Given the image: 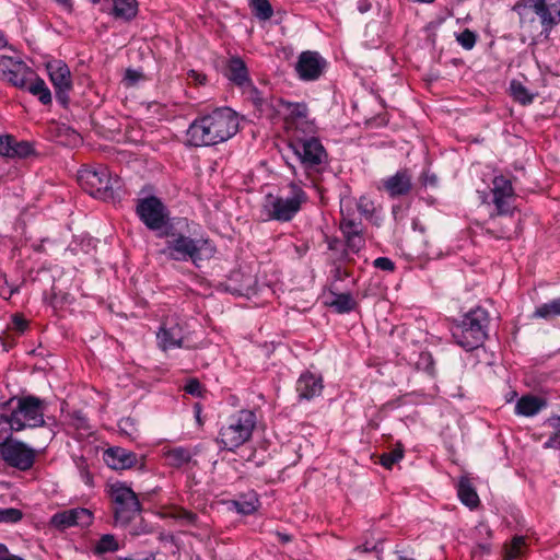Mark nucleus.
<instances>
[{
  "label": "nucleus",
  "mask_w": 560,
  "mask_h": 560,
  "mask_svg": "<svg viewBox=\"0 0 560 560\" xmlns=\"http://www.w3.org/2000/svg\"><path fill=\"white\" fill-rule=\"evenodd\" d=\"M238 124V116L232 108H215L190 124L187 130V141L192 147L224 142L237 132Z\"/></svg>",
  "instance_id": "f257e3e1"
},
{
  "label": "nucleus",
  "mask_w": 560,
  "mask_h": 560,
  "mask_svg": "<svg viewBox=\"0 0 560 560\" xmlns=\"http://www.w3.org/2000/svg\"><path fill=\"white\" fill-rule=\"evenodd\" d=\"M491 194L495 211L487 221L486 233L498 240H510L516 229L513 218L516 209L513 205L515 194L511 180L503 175L494 176Z\"/></svg>",
  "instance_id": "f03ea898"
},
{
  "label": "nucleus",
  "mask_w": 560,
  "mask_h": 560,
  "mask_svg": "<svg viewBox=\"0 0 560 560\" xmlns=\"http://www.w3.org/2000/svg\"><path fill=\"white\" fill-rule=\"evenodd\" d=\"M158 236L166 237L161 254L175 261H191L196 267H199V261L212 258L217 252L208 237L185 235L176 232L173 225L160 232Z\"/></svg>",
  "instance_id": "7ed1b4c3"
},
{
  "label": "nucleus",
  "mask_w": 560,
  "mask_h": 560,
  "mask_svg": "<svg viewBox=\"0 0 560 560\" xmlns=\"http://www.w3.org/2000/svg\"><path fill=\"white\" fill-rule=\"evenodd\" d=\"M256 424L257 416L254 411L238 410L222 422L215 442L221 450L235 452L252 439Z\"/></svg>",
  "instance_id": "20e7f679"
},
{
  "label": "nucleus",
  "mask_w": 560,
  "mask_h": 560,
  "mask_svg": "<svg viewBox=\"0 0 560 560\" xmlns=\"http://www.w3.org/2000/svg\"><path fill=\"white\" fill-rule=\"evenodd\" d=\"M513 10L518 14L522 26L526 22L534 24V15H536L540 24V33L546 36L560 24V0H520Z\"/></svg>",
  "instance_id": "39448f33"
},
{
  "label": "nucleus",
  "mask_w": 560,
  "mask_h": 560,
  "mask_svg": "<svg viewBox=\"0 0 560 560\" xmlns=\"http://www.w3.org/2000/svg\"><path fill=\"white\" fill-rule=\"evenodd\" d=\"M288 148L296 156L307 176L319 174L327 165V152L320 140L316 137L292 135L289 139Z\"/></svg>",
  "instance_id": "423d86ee"
},
{
  "label": "nucleus",
  "mask_w": 560,
  "mask_h": 560,
  "mask_svg": "<svg viewBox=\"0 0 560 560\" xmlns=\"http://www.w3.org/2000/svg\"><path fill=\"white\" fill-rule=\"evenodd\" d=\"M306 201L307 195L303 188L298 183L291 182L285 195H267L264 210L268 220L289 222L299 213L302 205Z\"/></svg>",
  "instance_id": "0eeeda50"
},
{
  "label": "nucleus",
  "mask_w": 560,
  "mask_h": 560,
  "mask_svg": "<svg viewBox=\"0 0 560 560\" xmlns=\"http://www.w3.org/2000/svg\"><path fill=\"white\" fill-rule=\"evenodd\" d=\"M79 185L89 195L102 200L115 198L119 188V177L113 176L106 165L84 166L78 172Z\"/></svg>",
  "instance_id": "6e6552de"
},
{
  "label": "nucleus",
  "mask_w": 560,
  "mask_h": 560,
  "mask_svg": "<svg viewBox=\"0 0 560 560\" xmlns=\"http://www.w3.org/2000/svg\"><path fill=\"white\" fill-rule=\"evenodd\" d=\"M113 512L116 525L126 526L139 516L142 505L137 493L128 486L116 482L109 487Z\"/></svg>",
  "instance_id": "1a4fd4ad"
},
{
  "label": "nucleus",
  "mask_w": 560,
  "mask_h": 560,
  "mask_svg": "<svg viewBox=\"0 0 560 560\" xmlns=\"http://www.w3.org/2000/svg\"><path fill=\"white\" fill-rule=\"evenodd\" d=\"M13 424L14 431L19 432L26 428H42L46 424L44 413L46 410L45 400L34 395L13 397Z\"/></svg>",
  "instance_id": "9d476101"
},
{
  "label": "nucleus",
  "mask_w": 560,
  "mask_h": 560,
  "mask_svg": "<svg viewBox=\"0 0 560 560\" xmlns=\"http://www.w3.org/2000/svg\"><path fill=\"white\" fill-rule=\"evenodd\" d=\"M450 330L454 341L470 351L480 347L487 338L485 324L478 317H460L451 323Z\"/></svg>",
  "instance_id": "9b49d317"
},
{
  "label": "nucleus",
  "mask_w": 560,
  "mask_h": 560,
  "mask_svg": "<svg viewBox=\"0 0 560 560\" xmlns=\"http://www.w3.org/2000/svg\"><path fill=\"white\" fill-rule=\"evenodd\" d=\"M37 452L26 443L14 440L10 435L0 443V457L12 468L27 471L33 468Z\"/></svg>",
  "instance_id": "f8f14e48"
},
{
  "label": "nucleus",
  "mask_w": 560,
  "mask_h": 560,
  "mask_svg": "<svg viewBox=\"0 0 560 560\" xmlns=\"http://www.w3.org/2000/svg\"><path fill=\"white\" fill-rule=\"evenodd\" d=\"M136 214L149 230L155 231L158 234L170 226L167 225L170 211L156 196L138 199Z\"/></svg>",
  "instance_id": "ddd939ff"
},
{
  "label": "nucleus",
  "mask_w": 560,
  "mask_h": 560,
  "mask_svg": "<svg viewBox=\"0 0 560 560\" xmlns=\"http://www.w3.org/2000/svg\"><path fill=\"white\" fill-rule=\"evenodd\" d=\"M47 71L55 88L57 101L66 106L69 102V92L72 89L69 67L61 60H54L47 63Z\"/></svg>",
  "instance_id": "4468645a"
},
{
  "label": "nucleus",
  "mask_w": 560,
  "mask_h": 560,
  "mask_svg": "<svg viewBox=\"0 0 560 560\" xmlns=\"http://www.w3.org/2000/svg\"><path fill=\"white\" fill-rule=\"evenodd\" d=\"M93 513L89 509L73 508L55 513L50 517L49 524L54 528L63 532L74 526L86 528L93 523Z\"/></svg>",
  "instance_id": "2eb2a0df"
},
{
  "label": "nucleus",
  "mask_w": 560,
  "mask_h": 560,
  "mask_svg": "<svg viewBox=\"0 0 560 560\" xmlns=\"http://www.w3.org/2000/svg\"><path fill=\"white\" fill-rule=\"evenodd\" d=\"M326 66V60L317 51L306 50L300 54L295 71L302 81H315L323 74Z\"/></svg>",
  "instance_id": "dca6fc26"
},
{
  "label": "nucleus",
  "mask_w": 560,
  "mask_h": 560,
  "mask_svg": "<svg viewBox=\"0 0 560 560\" xmlns=\"http://www.w3.org/2000/svg\"><path fill=\"white\" fill-rule=\"evenodd\" d=\"M380 189L386 191L392 199L409 195L412 189V177L409 170H399L394 175L383 178Z\"/></svg>",
  "instance_id": "f3484780"
},
{
  "label": "nucleus",
  "mask_w": 560,
  "mask_h": 560,
  "mask_svg": "<svg viewBox=\"0 0 560 560\" xmlns=\"http://www.w3.org/2000/svg\"><path fill=\"white\" fill-rule=\"evenodd\" d=\"M323 389L324 382L322 375L310 371L303 372L295 383V392L300 401H311L319 397Z\"/></svg>",
  "instance_id": "a211bd4d"
},
{
  "label": "nucleus",
  "mask_w": 560,
  "mask_h": 560,
  "mask_svg": "<svg viewBox=\"0 0 560 560\" xmlns=\"http://www.w3.org/2000/svg\"><path fill=\"white\" fill-rule=\"evenodd\" d=\"M179 317H166V322L160 328L158 332L159 346L162 350L166 351L172 348H182L184 345V331L183 327L178 322Z\"/></svg>",
  "instance_id": "6ab92c4d"
},
{
  "label": "nucleus",
  "mask_w": 560,
  "mask_h": 560,
  "mask_svg": "<svg viewBox=\"0 0 560 560\" xmlns=\"http://www.w3.org/2000/svg\"><path fill=\"white\" fill-rule=\"evenodd\" d=\"M35 154V149L30 141H19L11 135L0 136V155L11 159H25Z\"/></svg>",
  "instance_id": "aec40b11"
},
{
  "label": "nucleus",
  "mask_w": 560,
  "mask_h": 560,
  "mask_svg": "<svg viewBox=\"0 0 560 560\" xmlns=\"http://www.w3.org/2000/svg\"><path fill=\"white\" fill-rule=\"evenodd\" d=\"M277 102V110L283 114L288 129L296 127L307 119L308 107L306 103H294L282 98H279Z\"/></svg>",
  "instance_id": "412c9836"
},
{
  "label": "nucleus",
  "mask_w": 560,
  "mask_h": 560,
  "mask_svg": "<svg viewBox=\"0 0 560 560\" xmlns=\"http://www.w3.org/2000/svg\"><path fill=\"white\" fill-rule=\"evenodd\" d=\"M103 459L108 467L115 470L129 469L138 463L136 453L119 446L107 448L103 454Z\"/></svg>",
  "instance_id": "4be33fe9"
},
{
  "label": "nucleus",
  "mask_w": 560,
  "mask_h": 560,
  "mask_svg": "<svg viewBox=\"0 0 560 560\" xmlns=\"http://www.w3.org/2000/svg\"><path fill=\"white\" fill-rule=\"evenodd\" d=\"M228 79L241 89L250 85L248 69L240 57H232L226 67Z\"/></svg>",
  "instance_id": "5701e85b"
},
{
  "label": "nucleus",
  "mask_w": 560,
  "mask_h": 560,
  "mask_svg": "<svg viewBox=\"0 0 560 560\" xmlns=\"http://www.w3.org/2000/svg\"><path fill=\"white\" fill-rule=\"evenodd\" d=\"M324 304L340 314L354 311L357 305L351 293H336L334 291H330L324 296Z\"/></svg>",
  "instance_id": "b1692460"
},
{
  "label": "nucleus",
  "mask_w": 560,
  "mask_h": 560,
  "mask_svg": "<svg viewBox=\"0 0 560 560\" xmlns=\"http://www.w3.org/2000/svg\"><path fill=\"white\" fill-rule=\"evenodd\" d=\"M28 327L25 317H12L11 323L7 326V330L0 336L2 347L5 351L12 349L15 345L18 336L22 335Z\"/></svg>",
  "instance_id": "393cba45"
},
{
  "label": "nucleus",
  "mask_w": 560,
  "mask_h": 560,
  "mask_svg": "<svg viewBox=\"0 0 560 560\" xmlns=\"http://www.w3.org/2000/svg\"><path fill=\"white\" fill-rule=\"evenodd\" d=\"M546 400L533 395L522 396L515 405V413L524 417H533L546 407Z\"/></svg>",
  "instance_id": "a878e982"
},
{
  "label": "nucleus",
  "mask_w": 560,
  "mask_h": 560,
  "mask_svg": "<svg viewBox=\"0 0 560 560\" xmlns=\"http://www.w3.org/2000/svg\"><path fill=\"white\" fill-rule=\"evenodd\" d=\"M33 77H35V72L28 66H26L25 62L20 61L4 80L10 82L15 88L25 90Z\"/></svg>",
  "instance_id": "bb28decb"
},
{
  "label": "nucleus",
  "mask_w": 560,
  "mask_h": 560,
  "mask_svg": "<svg viewBox=\"0 0 560 560\" xmlns=\"http://www.w3.org/2000/svg\"><path fill=\"white\" fill-rule=\"evenodd\" d=\"M457 495L460 502L468 506L469 509H475L479 505V497L470 483V481L466 478H462L457 485Z\"/></svg>",
  "instance_id": "cd10ccee"
},
{
  "label": "nucleus",
  "mask_w": 560,
  "mask_h": 560,
  "mask_svg": "<svg viewBox=\"0 0 560 560\" xmlns=\"http://www.w3.org/2000/svg\"><path fill=\"white\" fill-rule=\"evenodd\" d=\"M13 404L14 398H10L3 404H0V440L5 439V436H3L4 433L11 436V432L14 431L15 424H13Z\"/></svg>",
  "instance_id": "c85d7f7f"
},
{
  "label": "nucleus",
  "mask_w": 560,
  "mask_h": 560,
  "mask_svg": "<svg viewBox=\"0 0 560 560\" xmlns=\"http://www.w3.org/2000/svg\"><path fill=\"white\" fill-rule=\"evenodd\" d=\"M138 13L137 0H113V14L116 19L131 21Z\"/></svg>",
  "instance_id": "c756f323"
},
{
  "label": "nucleus",
  "mask_w": 560,
  "mask_h": 560,
  "mask_svg": "<svg viewBox=\"0 0 560 560\" xmlns=\"http://www.w3.org/2000/svg\"><path fill=\"white\" fill-rule=\"evenodd\" d=\"M25 90L37 96L42 104L47 105L51 103L50 90L46 85L45 81L36 74L31 79Z\"/></svg>",
  "instance_id": "7c9ffc66"
},
{
  "label": "nucleus",
  "mask_w": 560,
  "mask_h": 560,
  "mask_svg": "<svg viewBox=\"0 0 560 560\" xmlns=\"http://www.w3.org/2000/svg\"><path fill=\"white\" fill-rule=\"evenodd\" d=\"M248 7L252 14L261 22L268 21L273 15V8L269 0H249Z\"/></svg>",
  "instance_id": "2f4dec72"
},
{
  "label": "nucleus",
  "mask_w": 560,
  "mask_h": 560,
  "mask_svg": "<svg viewBox=\"0 0 560 560\" xmlns=\"http://www.w3.org/2000/svg\"><path fill=\"white\" fill-rule=\"evenodd\" d=\"M120 549V545L113 534H104L100 537L93 547L95 556H102L107 552H115Z\"/></svg>",
  "instance_id": "473e14b6"
},
{
  "label": "nucleus",
  "mask_w": 560,
  "mask_h": 560,
  "mask_svg": "<svg viewBox=\"0 0 560 560\" xmlns=\"http://www.w3.org/2000/svg\"><path fill=\"white\" fill-rule=\"evenodd\" d=\"M170 517L179 522L182 525H189L199 527V517L192 511L183 506H173L170 512Z\"/></svg>",
  "instance_id": "72a5a7b5"
},
{
  "label": "nucleus",
  "mask_w": 560,
  "mask_h": 560,
  "mask_svg": "<svg viewBox=\"0 0 560 560\" xmlns=\"http://www.w3.org/2000/svg\"><path fill=\"white\" fill-rule=\"evenodd\" d=\"M526 541L523 536H514L510 542L504 544L503 560H514L523 555Z\"/></svg>",
  "instance_id": "f704fd0d"
},
{
  "label": "nucleus",
  "mask_w": 560,
  "mask_h": 560,
  "mask_svg": "<svg viewBox=\"0 0 560 560\" xmlns=\"http://www.w3.org/2000/svg\"><path fill=\"white\" fill-rule=\"evenodd\" d=\"M166 459L171 466L179 468L190 462L191 454L187 448L174 447L166 453Z\"/></svg>",
  "instance_id": "c9c22d12"
},
{
  "label": "nucleus",
  "mask_w": 560,
  "mask_h": 560,
  "mask_svg": "<svg viewBox=\"0 0 560 560\" xmlns=\"http://www.w3.org/2000/svg\"><path fill=\"white\" fill-rule=\"evenodd\" d=\"M404 452V445L398 442L392 451L381 455L380 464L386 469H392L395 464L402 459Z\"/></svg>",
  "instance_id": "e433bc0d"
},
{
  "label": "nucleus",
  "mask_w": 560,
  "mask_h": 560,
  "mask_svg": "<svg viewBox=\"0 0 560 560\" xmlns=\"http://www.w3.org/2000/svg\"><path fill=\"white\" fill-rule=\"evenodd\" d=\"M510 90L513 98L522 105H528L533 103L534 95L529 93V91L516 80H512L510 83Z\"/></svg>",
  "instance_id": "4c0bfd02"
},
{
  "label": "nucleus",
  "mask_w": 560,
  "mask_h": 560,
  "mask_svg": "<svg viewBox=\"0 0 560 560\" xmlns=\"http://www.w3.org/2000/svg\"><path fill=\"white\" fill-rule=\"evenodd\" d=\"M548 425L551 427L553 431L544 443V447L560 450V416L549 418Z\"/></svg>",
  "instance_id": "58836bf2"
},
{
  "label": "nucleus",
  "mask_w": 560,
  "mask_h": 560,
  "mask_svg": "<svg viewBox=\"0 0 560 560\" xmlns=\"http://www.w3.org/2000/svg\"><path fill=\"white\" fill-rule=\"evenodd\" d=\"M346 240V249L343 250L342 258L345 260H350L348 257L349 253L358 254L364 246L365 240L362 233L352 235L350 237H345Z\"/></svg>",
  "instance_id": "ea45409f"
},
{
  "label": "nucleus",
  "mask_w": 560,
  "mask_h": 560,
  "mask_svg": "<svg viewBox=\"0 0 560 560\" xmlns=\"http://www.w3.org/2000/svg\"><path fill=\"white\" fill-rule=\"evenodd\" d=\"M124 527L128 529V533L131 536L147 535L152 532L151 525L144 521L141 513H139V516H137L136 520L131 521L130 524H127Z\"/></svg>",
  "instance_id": "a19ab883"
},
{
  "label": "nucleus",
  "mask_w": 560,
  "mask_h": 560,
  "mask_svg": "<svg viewBox=\"0 0 560 560\" xmlns=\"http://www.w3.org/2000/svg\"><path fill=\"white\" fill-rule=\"evenodd\" d=\"M413 363L418 371H423L431 376L434 375V360L429 351H421Z\"/></svg>",
  "instance_id": "79ce46f5"
},
{
  "label": "nucleus",
  "mask_w": 560,
  "mask_h": 560,
  "mask_svg": "<svg viewBox=\"0 0 560 560\" xmlns=\"http://www.w3.org/2000/svg\"><path fill=\"white\" fill-rule=\"evenodd\" d=\"M23 517V512L15 508H0V523L15 524Z\"/></svg>",
  "instance_id": "37998d69"
},
{
  "label": "nucleus",
  "mask_w": 560,
  "mask_h": 560,
  "mask_svg": "<svg viewBox=\"0 0 560 560\" xmlns=\"http://www.w3.org/2000/svg\"><path fill=\"white\" fill-rule=\"evenodd\" d=\"M456 40L464 49L470 50L476 45L477 34L469 28H465L456 35Z\"/></svg>",
  "instance_id": "c03bdc74"
},
{
  "label": "nucleus",
  "mask_w": 560,
  "mask_h": 560,
  "mask_svg": "<svg viewBox=\"0 0 560 560\" xmlns=\"http://www.w3.org/2000/svg\"><path fill=\"white\" fill-rule=\"evenodd\" d=\"M358 211L366 219L372 220L376 213L374 202L365 196L360 197L357 203Z\"/></svg>",
  "instance_id": "a18cd8bd"
},
{
  "label": "nucleus",
  "mask_w": 560,
  "mask_h": 560,
  "mask_svg": "<svg viewBox=\"0 0 560 560\" xmlns=\"http://www.w3.org/2000/svg\"><path fill=\"white\" fill-rule=\"evenodd\" d=\"M183 389L186 394H189L194 397H203V395L207 393V389L197 377L188 378Z\"/></svg>",
  "instance_id": "49530a36"
},
{
  "label": "nucleus",
  "mask_w": 560,
  "mask_h": 560,
  "mask_svg": "<svg viewBox=\"0 0 560 560\" xmlns=\"http://www.w3.org/2000/svg\"><path fill=\"white\" fill-rule=\"evenodd\" d=\"M340 231L343 237H350L362 233L361 222L351 219H342L340 221Z\"/></svg>",
  "instance_id": "de8ad7c7"
},
{
  "label": "nucleus",
  "mask_w": 560,
  "mask_h": 560,
  "mask_svg": "<svg viewBox=\"0 0 560 560\" xmlns=\"http://www.w3.org/2000/svg\"><path fill=\"white\" fill-rule=\"evenodd\" d=\"M256 502L257 500H234L232 501V505L237 513L243 515H249L256 511Z\"/></svg>",
  "instance_id": "09e8293b"
},
{
  "label": "nucleus",
  "mask_w": 560,
  "mask_h": 560,
  "mask_svg": "<svg viewBox=\"0 0 560 560\" xmlns=\"http://www.w3.org/2000/svg\"><path fill=\"white\" fill-rule=\"evenodd\" d=\"M534 315H560V298L544 304L535 311Z\"/></svg>",
  "instance_id": "8fccbe9b"
},
{
  "label": "nucleus",
  "mask_w": 560,
  "mask_h": 560,
  "mask_svg": "<svg viewBox=\"0 0 560 560\" xmlns=\"http://www.w3.org/2000/svg\"><path fill=\"white\" fill-rule=\"evenodd\" d=\"M21 60H16L12 57L1 55L0 56V78L5 79L7 75L12 72L13 68L18 66Z\"/></svg>",
  "instance_id": "3c124183"
},
{
  "label": "nucleus",
  "mask_w": 560,
  "mask_h": 560,
  "mask_svg": "<svg viewBox=\"0 0 560 560\" xmlns=\"http://www.w3.org/2000/svg\"><path fill=\"white\" fill-rule=\"evenodd\" d=\"M81 480L89 487L93 486V475L90 472L86 460L81 458L77 463Z\"/></svg>",
  "instance_id": "603ef678"
},
{
  "label": "nucleus",
  "mask_w": 560,
  "mask_h": 560,
  "mask_svg": "<svg viewBox=\"0 0 560 560\" xmlns=\"http://www.w3.org/2000/svg\"><path fill=\"white\" fill-rule=\"evenodd\" d=\"M244 90H248L249 97L253 101L254 105L258 109L262 110L266 101L261 96L260 92L253 85V82H250V85L246 86Z\"/></svg>",
  "instance_id": "864d4df0"
},
{
  "label": "nucleus",
  "mask_w": 560,
  "mask_h": 560,
  "mask_svg": "<svg viewBox=\"0 0 560 560\" xmlns=\"http://www.w3.org/2000/svg\"><path fill=\"white\" fill-rule=\"evenodd\" d=\"M373 266L375 268H377L380 270H384V271H394V269H395L394 261L387 257H377L373 261Z\"/></svg>",
  "instance_id": "5fc2aeb1"
},
{
  "label": "nucleus",
  "mask_w": 560,
  "mask_h": 560,
  "mask_svg": "<svg viewBox=\"0 0 560 560\" xmlns=\"http://www.w3.org/2000/svg\"><path fill=\"white\" fill-rule=\"evenodd\" d=\"M421 183L423 186L436 187L439 179L434 173L424 171L421 175Z\"/></svg>",
  "instance_id": "6e6d98bb"
},
{
  "label": "nucleus",
  "mask_w": 560,
  "mask_h": 560,
  "mask_svg": "<svg viewBox=\"0 0 560 560\" xmlns=\"http://www.w3.org/2000/svg\"><path fill=\"white\" fill-rule=\"evenodd\" d=\"M0 560H25L20 556L10 553L4 544H0Z\"/></svg>",
  "instance_id": "4d7b16f0"
},
{
  "label": "nucleus",
  "mask_w": 560,
  "mask_h": 560,
  "mask_svg": "<svg viewBox=\"0 0 560 560\" xmlns=\"http://www.w3.org/2000/svg\"><path fill=\"white\" fill-rule=\"evenodd\" d=\"M188 79H190L196 84H203L206 82V75L201 74L195 70H190L188 72Z\"/></svg>",
  "instance_id": "13d9d810"
},
{
  "label": "nucleus",
  "mask_w": 560,
  "mask_h": 560,
  "mask_svg": "<svg viewBox=\"0 0 560 560\" xmlns=\"http://www.w3.org/2000/svg\"><path fill=\"white\" fill-rule=\"evenodd\" d=\"M255 283V280L249 277L246 279V284L242 285V288L235 290V292L240 295H246L249 293V290L252 289L253 284Z\"/></svg>",
  "instance_id": "bf43d9fd"
},
{
  "label": "nucleus",
  "mask_w": 560,
  "mask_h": 560,
  "mask_svg": "<svg viewBox=\"0 0 560 560\" xmlns=\"http://www.w3.org/2000/svg\"><path fill=\"white\" fill-rule=\"evenodd\" d=\"M61 293H62V291L56 284H52L50 304L54 307V310H57V307H58V294H61Z\"/></svg>",
  "instance_id": "052dcab7"
},
{
  "label": "nucleus",
  "mask_w": 560,
  "mask_h": 560,
  "mask_svg": "<svg viewBox=\"0 0 560 560\" xmlns=\"http://www.w3.org/2000/svg\"><path fill=\"white\" fill-rule=\"evenodd\" d=\"M464 315H489V311L486 310L483 306L478 305L475 308H470Z\"/></svg>",
  "instance_id": "680f3d73"
},
{
  "label": "nucleus",
  "mask_w": 560,
  "mask_h": 560,
  "mask_svg": "<svg viewBox=\"0 0 560 560\" xmlns=\"http://www.w3.org/2000/svg\"><path fill=\"white\" fill-rule=\"evenodd\" d=\"M393 560H417L412 557V553L401 550L395 552V558Z\"/></svg>",
  "instance_id": "e2e57ef3"
},
{
  "label": "nucleus",
  "mask_w": 560,
  "mask_h": 560,
  "mask_svg": "<svg viewBox=\"0 0 560 560\" xmlns=\"http://www.w3.org/2000/svg\"><path fill=\"white\" fill-rule=\"evenodd\" d=\"M358 548L363 552H372V551L378 552L380 551L377 545H371L369 541H365L363 545L359 546Z\"/></svg>",
  "instance_id": "0e129e2a"
},
{
  "label": "nucleus",
  "mask_w": 560,
  "mask_h": 560,
  "mask_svg": "<svg viewBox=\"0 0 560 560\" xmlns=\"http://www.w3.org/2000/svg\"><path fill=\"white\" fill-rule=\"evenodd\" d=\"M118 560H155V553L150 552V553H148L143 558H137V557H133V556L119 557Z\"/></svg>",
  "instance_id": "69168bd1"
},
{
  "label": "nucleus",
  "mask_w": 560,
  "mask_h": 560,
  "mask_svg": "<svg viewBox=\"0 0 560 560\" xmlns=\"http://www.w3.org/2000/svg\"><path fill=\"white\" fill-rule=\"evenodd\" d=\"M406 332V328L405 326H399V325H392V328L389 330V335L394 336L395 334H397L398 336H402L405 335Z\"/></svg>",
  "instance_id": "338daca9"
},
{
  "label": "nucleus",
  "mask_w": 560,
  "mask_h": 560,
  "mask_svg": "<svg viewBox=\"0 0 560 560\" xmlns=\"http://www.w3.org/2000/svg\"><path fill=\"white\" fill-rule=\"evenodd\" d=\"M201 411H202V406L199 404V402H196L194 405V413H195V418L196 420L198 421V423L201 425L202 424V420H201Z\"/></svg>",
  "instance_id": "774afa93"
}]
</instances>
